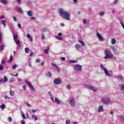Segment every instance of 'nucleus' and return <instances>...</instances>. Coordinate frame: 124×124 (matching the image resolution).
I'll list each match as a JSON object with an SVG mask.
<instances>
[{
    "mask_svg": "<svg viewBox=\"0 0 124 124\" xmlns=\"http://www.w3.org/2000/svg\"><path fill=\"white\" fill-rule=\"evenodd\" d=\"M59 13L61 15V17H63L65 20L69 21L70 20V13L68 12H65L62 9H60L59 10Z\"/></svg>",
    "mask_w": 124,
    "mask_h": 124,
    "instance_id": "obj_1",
    "label": "nucleus"
},
{
    "mask_svg": "<svg viewBox=\"0 0 124 124\" xmlns=\"http://www.w3.org/2000/svg\"><path fill=\"white\" fill-rule=\"evenodd\" d=\"M105 54L106 56L104 57V59H112V56H110V51H109L108 50H106L105 51Z\"/></svg>",
    "mask_w": 124,
    "mask_h": 124,
    "instance_id": "obj_2",
    "label": "nucleus"
},
{
    "mask_svg": "<svg viewBox=\"0 0 124 124\" xmlns=\"http://www.w3.org/2000/svg\"><path fill=\"white\" fill-rule=\"evenodd\" d=\"M54 83L55 85H60V84H62V79L61 78H56L54 80Z\"/></svg>",
    "mask_w": 124,
    "mask_h": 124,
    "instance_id": "obj_3",
    "label": "nucleus"
},
{
    "mask_svg": "<svg viewBox=\"0 0 124 124\" xmlns=\"http://www.w3.org/2000/svg\"><path fill=\"white\" fill-rule=\"evenodd\" d=\"M75 69L78 71H81L82 70V66L78 64L75 65Z\"/></svg>",
    "mask_w": 124,
    "mask_h": 124,
    "instance_id": "obj_4",
    "label": "nucleus"
},
{
    "mask_svg": "<svg viewBox=\"0 0 124 124\" xmlns=\"http://www.w3.org/2000/svg\"><path fill=\"white\" fill-rule=\"evenodd\" d=\"M69 103L72 107H75V100L74 99H71V100L69 101Z\"/></svg>",
    "mask_w": 124,
    "mask_h": 124,
    "instance_id": "obj_5",
    "label": "nucleus"
},
{
    "mask_svg": "<svg viewBox=\"0 0 124 124\" xmlns=\"http://www.w3.org/2000/svg\"><path fill=\"white\" fill-rule=\"evenodd\" d=\"M25 82L27 84V85L29 86V87L31 88L32 90V91H35L34 87H33V86L31 84V82L25 80Z\"/></svg>",
    "mask_w": 124,
    "mask_h": 124,
    "instance_id": "obj_6",
    "label": "nucleus"
},
{
    "mask_svg": "<svg viewBox=\"0 0 124 124\" xmlns=\"http://www.w3.org/2000/svg\"><path fill=\"white\" fill-rule=\"evenodd\" d=\"M102 102L105 104L110 103L111 102V100L109 99H103L102 100Z\"/></svg>",
    "mask_w": 124,
    "mask_h": 124,
    "instance_id": "obj_7",
    "label": "nucleus"
},
{
    "mask_svg": "<svg viewBox=\"0 0 124 124\" xmlns=\"http://www.w3.org/2000/svg\"><path fill=\"white\" fill-rule=\"evenodd\" d=\"M100 66L102 68H103V70L105 72L106 75L109 76V73H108V71H107V70L106 69V68H104V67H103V65L101 64Z\"/></svg>",
    "mask_w": 124,
    "mask_h": 124,
    "instance_id": "obj_8",
    "label": "nucleus"
},
{
    "mask_svg": "<svg viewBox=\"0 0 124 124\" xmlns=\"http://www.w3.org/2000/svg\"><path fill=\"white\" fill-rule=\"evenodd\" d=\"M97 37L99 39L100 41H103V37L99 33H97Z\"/></svg>",
    "mask_w": 124,
    "mask_h": 124,
    "instance_id": "obj_9",
    "label": "nucleus"
},
{
    "mask_svg": "<svg viewBox=\"0 0 124 124\" xmlns=\"http://www.w3.org/2000/svg\"><path fill=\"white\" fill-rule=\"evenodd\" d=\"M89 89H90V90H92V91H93V92H97V89L95 88L93 86H89Z\"/></svg>",
    "mask_w": 124,
    "mask_h": 124,
    "instance_id": "obj_10",
    "label": "nucleus"
},
{
    "mask_svg": "<svg viewBox=\"0 0 124 124\" xmlns=\"http://www.w3.org/2000/svg\"><path fill=\"white\" fill-rule=\"evenodd\" d=\"M50 49V46H48L46 49L44 50L45 54H48L49 53V49Z\"/></svg>",
    "mask_w": 124,
    "mask_h": 124,
    "instance_id": "obj_11",
    "label": "nucleus"
},
{
    "mask_svg": "<svg viewBox=\"0 0 124 124\" xmlns=\"http://www.w3.org/2000/svg\"><path fill=\"white\" fill-rule=\"evenodd\" d=\"M27 37H28L29 39H30L31 41L32 42L33 41L32 38H31V34H30V33L27 34Z\"/></svg>",
    "mask_w": 124,
    "mask_h": 124,
    "instance_id": "obj_12",
    "label": "nucleus"
},
{
    "mask_svg": "<svg viewBox=\"0 0 124 124\" xmlns=\"http://www.w3.org/2000/svg\"><path fill=\"white\" fill-rule=\"evenodd\" d=\"M15 42L16 43V44H17L18 47H21V43L20 41H19L18 40H16V41H15Z\"/></svg>",
    "mask_w": 124,
    "mask_h": 124,
    "instance_id": "obj_13",
    "label": "nucleus"
},
{
    "mask_svg": "<svg viewBox=\"0 0 124 124\" xmlns=\"http://www.w3.org/2000/svg\"><path fill=\"white\" fill-rule=\"evenodd\" d=\"M103 107L102 106H100L98 108V112H103Z\"/></svg>",
    "mask_w": 124,
    "mask_h": 124,
    "instance_id": "obj_14",
    "label": "nucleus"
},
{
    "mask_svg": "<svg viewBox=\"0 0 124 124\" xmlns=\"http://www.w3.org/2000/svg\"><path fill=\"white\" fill-rule=\"evenodd\" d=\"M0 2L1 3H3V4H7V0H0Z\"/></svg>",
    "mask_w": 124,
    "mask_h": 124,
    "instance_id": "obj_15",
    "label": "nucleus"
},
{
    "mask_svg": "<svg viewBox=\"0 0 124 124\" xmlns=\"http://www.w3.org/2000/svg\"><path fill=\"white\" fill-rule=\"evenodd\" d=\"M1 23L2 24V25H3L4 26V27L5 28V27H6V21H4V20H2L1 21Z\"/></svg>",
    "mask_w": 124,
    "mask_h": 124,
    "instance_id": "obj_16",
    "label": "nucleus"
},
{
    "mask_svg": "<svg viewBox=\"0 0 124 124\" xmlns=\"http://www.w3.org/2000/svg\"><path fill=\"white\" fill-rule=\"evenodd\" d=\"M111 44L112 45L116 44V39L115 38L112 39Z\"/></svg>",
    "mask_w": 124,
    "mask_h": 124,
    "instance_id": "obj_17",
    "label": "nucleus"
},
{
    "mask_svg": "<svg viewBox=\"0 0 124 124\" xmlns=\"http://www.w3.org/2000/svg\"><path fill=\"white\" fill-rule=\"evenodd\" d=\"M31 118L34 119L35 121H37L38 120L37 117H36L35 115H31Z\"/></svg>",
    "mask_w": 124,
    "mask_h": 124,
    "instance_id": "obj_18",
    "label": "nucleus"
},
{
    "mask_svg": "<svg viewBox=\"0 0 124 124\" xmlns=\"http://www.w3.org/2000/svg\"><path fill=\"white\" fill-rule=\"evenodd\" d=\"M12 61H13V56L11 55L10 59L8 61V62H12Z\"/></svg>",
    "mask_w": 124,
    "mask_h": 124,
    "instance_id": "obj_19",
    "label": "nucleus"
},
{
    "mask_svg": "<svg viewBox=\"0 0 124 124\" xmlns=\"http://www.w3.org/2000/svg\"><path fill=\"white\" fill-rule=\"evenodd\" d=\"M28 15L30 17H31V16H32V13H31V11H29L28 12Z\"/></svg>",
    "mask_w": 124,
    "mask_h": 124,
    "instance_id": "obj_20",
    "label": "nucleus"
},
{
    "mask_svg": "<svg viewBox=\"0 0 124 124\" xmlns=\"http://www.w3.org/2000/svg\"><path fill=\"white\" fill-rule=\"evenodd\" d=\"M55 102L56 103H58V104H60V103H61L60 100H59V99L57 98H55Z\"/></svg>",
    "mask_w": 124,
    "mask_h": 124,
    "instance_id": "obj_21",
    "label": "nucleus"
},
{
    "mask_svg": "<svg viewBox=\"0 0 124 124\" xmlns=\"http://www.w3.org/2000/svg\"><path fill=\"white\" fill-rule=\"evenodd\" d=\"M70 63H75L76 62H77V61L75 60H71L69 61Z\"/></svg>",
    "mask_w": 124,
    "mask_h": 124,
    "instance_id": "obj_22",
    "label": "nucleus"
},
{
    "mask_svg": "<svg viewBox=\"0 0 124 124\" xmlns=\"http://www.w3.org/2000/svg\"><path fill=\"white\" fill-rule=\"evenodd\" d=\"M0 50L1 51H3V50H4V46L2 45V46H0Z\"/></svg>",
    "mask_w": 124,
    "mask_h": 124,
    "instance_id": "obj_23",
    "label": "nucleus"
},
{
    "mask_svg": "<svg viewBox=\"0 0 124 124\" xmlns=\"http://www.w3.org/2000/svg\"><path fill=\"white\" fill-rule=\"evenodd\" d=\"M10 95H11V96H13V95H14V92L13 91H10Z\"/></svg>",
    "mask_w": 124,
    "mask_h": 124,
    "instance_id": "obj_24",
    "label": "nucleus"
},
{
    "mask_svg": "<svg viewBox=\"0 0 124 124\" xmlns=\"http://www.w3.org/2000/svg\"><path fill=\"white\" fill-rule=\"evenodd\" d=\"M25 51L26 53H27V54H29V51H30V49L29 48L27 47L25 49Z\"/></svg>",
    "mask_w": 124,
    "mask_h": 124,
    "instance_id": "obj_25",
    "label": "nucleus"
},
{
    "mask_svg": "<svg viewBox=\"0 0 124 124\" xmlns=\"http://www.w3.org/2000/svg\"><path fill=\"white\" fill-rule=\"evenodd\" d=\"M76 47L77 48V49L78 50H79V49H80V48H81V46L79 45H76Z\"/></svg>",
    "mask_w": 124,
    "mask_h": 124,
    "instance_id": "obj_26",
    "label": "nucleus"
},
{
    "mask_svg": "<svg viewBox=\"0 0 124 124\" xmlns=\"http://www.w3.org/2000/svg\"><path fill=\"white\" fill-rule=\"evenodd\" d=\"M17 12H19V13H21V12H22V9L19 7H17L16 8Z\"/></svg>",
    "mask_w": 124,
    "mask_h": 124,
    "instance_id": "obj_27",
    "label": "nucleus"
},
{
    "mask_svg": "<svg viewBox=\"0 0 124 124\" xmlns=\"http://www.w3.org/2000/svg\"><path fill=\"white\" fill-rule=\"evenodd\" d=\"M14 38L15 41H16V40H17V38H18V35H14Z\"/></svg>",
    "mask_w": 124,
    "mask_h": 124,
    "instance_id": "obj_28",
    "label": "nucleus"
},
{
    "mask_svg": "<svg viewBox=\"0 0 124 124\" xmlns=\"http://www.w3.org/2000/svg\"><path fill=\"white\" fill-rule=\"evenodd\" d=\"M5 108V105H4V104H2V105H1V106H0V108H1V109H2V110H3V109H4Z\"/></svg>",
    "mask_w": 124,
    "mask_h": 124,
    "instance_id": "obj_29",
    "label": "nucleus"
},
{
    "mask_svg": "<svg viewBox=\"0 0 124 124\" xmlns=\"http://www.w3.org/2000/svg\"><path fill=\"white\" fill-rule=\"evenodd\" d=\"M120 87L121 88V90H122V91H124V85H120Z\"/></svg>",
    "mask_w": 124,
    "mask_h": 124,
    "instance_id": "obj_30",
    "label": "nucleus"
},
{
    "mask_svg": "<svg viewBox=\"0 0 124 124\" xmlns=\"http://www.w3.org/2000/svg\"><path fill=\"white\" fill-rule=\"evenodd\" d=\"M79 43H81V44L82 45V46H85V44L81 40L78 41Z\"/></svg>",
    "mask_w": 124,
    "mask_h": 124,
    "instance_id": "obj_31",
    "label": "nucleus"
},
{
    "mask_svg": "<svg viewBox=\"0 0 124 124\" xmlns=\"http://www.w3.org/2000/svg\"><path fill=\"white\" fill-rule=\"evenodd\" d=\"M7 80H8V79H7V78L6 77V76H4L3 82H7Z\"/></svg>",
    "mask_w": 124,
    "mask_h": 124,
    "instance_id": "obj_32",
    "label": "nucleus"
},
{
    "mask_svg": "<svg viewBox=\"0 0 124 124\" xmlns=\"http://www.w3.org/2000/svg\"><path fill=\"white\" fill-rule=\"evenodd\" d=\"M16 68H17V65L15 64L13 65V69H14V70H15V69H16Z\"/></svg>",
    "mask_w": 124,
    "mask_h": 124,
    "instance_id": "obj_33",
    "label": "nucleus"
},
{
    "mask_svg": "<svg viewBox=\"0 0 124 124\" xmlns=\"http://www.w3.org/2000/svg\"><path fill=\"white\" fill-rule=\"evenodd\" d=\"M56 38L58 40H60V41L62 40V37H57Z\"/></svg>",
    "mask_w": 124,
    "mask_h": 124,
    "instance_id": "obj_34",
    "label": "nucleus"
},
{
    "mask_svg": "<svg viewBox=\"0 0 124 124\" xmlns=\"http://www.w3.org/2000/svg\"><path fill=\"white\" fill-rule=\"evenodd\" d=\"M46 76H47V77L51 78L52 77V74H51V73H48Z\"/></svg>",
    "mask_w": 124,
    "mask_h": 124,
    "instance_id": "obj_35",
    "label": "nucleus"
},
{
    "mask_svg": "<svg viewBox=\"0 0 124 124\" xmlns=\"http://www.w3.org/2000/svg\"><path fill=\"white\" fill-rule=\"evenodd\" d=\"M100 16H102V15H104V12H100L99 13Z\"/></svg>",
    "mask_w": 124,
    "mask_h": 124,
    "instance_id": "obj_36",
    "label": "nucleus"
},
{
    "mask_svg": "<svg viewBox=\"0 0 124 124\" xmlns=\"http://www.w3.org/2000/svg\"><path fill=\"white\" fill-rule=\"evenodd\" d=\"M41 62V60H40V59H38L36 60V63H38V62Z\"/></svg>",
    "mask_w": 124,
    "mask_h": 124,
    "instance_id": "obj_37",
    "label": "nucleus"
},
{
    "mask_svg": "<svg viewBox=\"0 0 124 124\" xmlns=\"http://www.w3.org/2000/svg\"><path fill=\"white\" fill-rule=\"evenodd\" d=\"M52 65H53V66H55L56 68H59V66H57V65L54 63H52Z\"/></svg>",
    "mask_w": 124,
    "mask_h": 124,
    "instance_id": "obj_38",
    "label": "nucleus"
},
{
    "mask_svg": "<svg viewBox=\"0 0 124 124\" xmlns=\"http://www.w3.org/2000/svg\"><path fill=\"white\" fill-rule=\"evenodd\" d=\"M22 88L24 91H26V90H27V87H26V85H23Z\"/></svg>",
    "mask_w": 124,
    "mask_h": 124,
    "instance_id": "obj_39",
    "label": "nucleus"
},
{
    "mask_svg": "<svg viewBox=\"0 0 124 124\" xmlns=\"http://www.w3.org/2000/svg\"><path fill=\"white\" fill-rule=\"evenodd\" d=\"M14 81H15V78H12L10 80V81L12 82H14Z\"/></svg>",
    "mask_w": 124,
    "mask_h": 124,
    "instance_id": "obj_40",
    "label": "nucleus"
},
{
    "mask_svg": "<svg viewBox=\"0 0 124 124\" xmlns=\"http://www.w3.org/2000/svg\"><path fill=\"white\" fill-rule=\"evenodd\" d=\"M66 124H70V120H66Z\"/></svg>",
    "mask_w": 124,
    "mask_h": 124,
    "instance_id": "obj_41",
    "label": "nucleus"
},
{
    "mask_svg": "<svg viewBox=\"0 0 124 124\" xmlns=\"http://www.w3.org/2000/svg\"><path fill=\"white\" fill-rule=\"evenodd\" d=\"M8 121V122H12V118L11 117H9Z\"/></svg>",
    "mask_w": 124,
    "mask_h": 124,
    "instance_id": "obj_42",
    "label": "nucleus"
},
{
    "mask_svg": "<svg viewBox=\"0 0 124 124\" xmlns=\"http://www.w3.org/2000/svg\"><path fill=\"white\" fill-rule=\"evenodd\" d=\"M3 66L2 65H0V70H3Z\"/></svg>",
    "mask_w": 124,
    "mask_h": 124,
    "instance_id": "obj_43",
    "label": "nucleus"
},
{
    "mask_svg": "<svg viewBox=\"0 0 124 124\" xmlns=\"http://www.w3.org/2000/svg\"><path fill=\"white\" fill-rule=\"evenodd\" d=\"M118 79H120V80H122L123 79V77L122 76H118L117 77Z\"/></svg>",
    "mask_w": 124,
    "mask_h": 124,
    "instance_id": "obj_44",
    "label": "nucleus"
},
{
    "mask_svg": "<svg viewBox=\"0 0 124 124\" xmlns=\"http://www.w3.org/2000/svg\"><path fill=\"white\" fill-rule=\"evenodd\" d=\"M22 117L23 119H26V116L24 114H22Z\"/></svg>",
    "mask_w": 124,
    "mask_h": 124,
    "instance_id": "obj_45",
    "label": "nucleus"
},
{
    "mask_svg": "<svg viewBox=\"0 0 124 124\" xmlns=\"http://www.w3.org/2000/svg\"><path fill=\"white\" fill-rule=\"evenodd\" d=\"M13 19L15 21V22H17V18L15 16H14Z\"/></svg>",
    "mask_w": 124,
    "mask_h": 124,
    "instance_id": "obj_46",
    "label": "nucleus"
},
{
    "mask_svg": "<svg viewBox=\"0 0 124 124\" xmlns=\"http://www.w3.org/2000/svg\"><path fill=\"white\" fill-rule=\"evenodd\" d=\"M2 41V39H1V34L0 33V43Z\"/></svg>",
    "mask_w": 124,
    "mask_h": 124,
    "instance_id": "obj_47",
    "label": "nucleus"
},
{
    "mask_svg": "<svg viewBox=\"0 0 124 124\" xmlns=\"http://www.w3.org/2000/svg\"><path fill=\"white\" fill-rule=\"evenodd\" d=\"M61 60L62 61H65V57H62Z\"/></svg>",
    "mask_w": 124,
    "mask_h": 124,
    "instance_id": "obj_48",
    "label": "nucleus"
},
{
    "mask_svg": "<svg viewBox=\"0 0 124 124\" xmlns=\"http://www.w3.org/2000/svg\"><path fill=\"white\" fill-rule=\"evenodd\" d=\"M67 89L70 90V86L69 85H67Z\"/></svg>",
    "mask_w": 124,
    "mask_h": 124,
    "instance_id": "obj_49",
    "label": "nucleus"
},
{
    "mask_svg": "<svg viewBox=\"0 0 124 124\" xmlns=\"http://www.w3.org/2000/svg\"><path fill=\"white\" fill-rule=\"evenodd\" d=\"M3 81H4L3 78L0 79V83H2Z\"/></svg>",
    "mask_w": 124,
    "mask_h": 124,
    "instance_id": "obj_50",
    "label": "nucleus"
},
{
    "mask_svg": "<svg viewBox=\"0 0 124 124\" xmlns=\"http://www.w3.org/2000/svg\"><path fill=\"white\" fill-rule=\"evenodd\" d=\"M19 4H21V1H22V0H17Z\"/></svg>",
    "mask_w": 124,
    "mask_h": 124,
    "instance_id": "obj_51",
    "label": "nucleus"
},
{
    "mask_svg": "<svg viewBox=\"0 0 124 124\" xmlns=\"http://www.w3.org/2000/svg\"><path fill=\"white\" fill-rule=\"evenodd\" d=\"M33 56V52H31L30 54V57H32Z\"/></svg>",
    "mask_w": 124,
    "mask_h": 124,
    "instance_id": "obj_52",
    "label": "nucleus"
},
{
    "mask_svg": "<svg viewBox=\"0 0 124 124\" xmlns=\"http://www.w3.org/2000/svg\"><path fill=\"white\" fill-rule=\"evenodd\" d=\"M47 28H44V31H47Z\"/></svg>",
    "mask_w": 124,
    "mask_h": 124,
    "instance_id": "obj_53",
    "label": "nucleus"
},
{
    "mask_svg": "<svg viewBox=\"0 0 124 124\" xmlns=\"http://www.w3.org/2000/svg\"><path fill=\"white\" fill-rule=\"evenodd\" d=\"M57 71H58L59 72H61V69H59V67L58 68H56Z\"/></svg>",
    "mask_w": 124,
    "mask_h": 124,
    "instance_id": "obj_54",
    "label": "nucleus"
},
{
    "mask_svg": "<svg viewBox=\"0 0 124 124\" xmlns=\"http://www.w3.org/2000/svg\"><path fill=\"white\" fill-rule=\"evenodd\" d=\"M0 19H4V16H1L0 17Z\"/></svg>",
    "mask_w": 124,
    "mask_h": 124,
    "instance_id": "obj_55",
    "label": "nucleus"
},
{
    "mask_svg": "<svg viewBox=\"0 0 124 124\" xmlns=\"http://www.w3.org/2000/svg\"><path fill=\"white\" fill-rule=\"evenodd\" d=\"M74 1V3H77L78 2V0H73Z\"/></svg>",
    "mask_w": 124,
    "mask_h": 124,
    "instance_id": "obj_56",
    "label": "nucleus"
},
{
    "mask_svg": "<svg viewBox=\"0 0 124 124\" xmlns=\"http://www.w3.org/2000/svg\"><path fill=\"white\" fill-rule=\"evenodd\" d=\"M32 112L33 113H35L36 112V109H33V110H32Z\"/></svg>",
    "mask_w": 124,
    "mask_h": 124,
    "instance_id": "obj_57",
    "label": "nucleus"
},
{
    "mask_svg": "<svg viewBox=\"0 0 124 124\" xmlns=\"http://www.w3.org/2000/svg\"><path fill=\"white\" fill-rule=\"evenodd\" d=\"M18 28H19V29H21V24H18Z\"/></svg>",
    "mask_w": 124,
    "mask_h": 124,
    "instance_id": "obj_58",
    "label": "nucleus"
},
{
    "mask_svg": "<svg viewBox=\"0 0 124 124\" xmlns=\"http://www.w3.org/2000/svg\"><path fill=\"white\" fill-rule=\"evenodd\" d=\"M83 23H84V24H86V23H87V20H86V19H84V20H83Z\"/></svg>",
    "mask_w": 124,
    "mask_h": 124,
    "instance_id": "obj_59",
    "label": "nucleus"
},
{
    "mask_svg": "<svg viewBox=\"0 0 124 124\" xmlns=\"http://www.w3.org/2000/svg\"><path fill=\"white\" fill-rule=\"evenodd\" d=\"M72 124H78V123H77V122H73L72 123Z\"/></svg>",
    "mask_w": 124,
    "mask_h": 124,
    "instance_id": "obj_60",
    "label": "nucleus"
},
{
    "mask_svg": "<svg viewBox=\"0 0 124 124\" xmlns=\"http://www.w3.org/2000/svg\"><path fill=\"white\" fill-rule=\"evenodd\" d=\"M120 118H121L122 121H124V117L123 116H120Z\"/></svg>",
    "mask_w": 124,
    "mask_h": 124,
    "instance_id": "obj_61",
    "label": "nucleus"
},
{
    "mask_svg": "<svg viewBox=\"0 0 124 124\" xmlns=\"http://www.w3.org/2000/svg\"><path fill=\"white\" fill-rule=\"evenodd\" d=\"M61 27H64V24H63V23H61Z\"/></svg>",
    "mask_w": 124,
    "mask_h": 124,
    "instance_id": "obj_62",
    "label": "nucleus"
},
{
    "mask_svg": "<svg viewBox=\"0 0 124 124\" xmlns=\"http://www.w3.org/2000/svg\"><path fill=\"white\" fill-rule=\"evenodd\" d=\"M121 25L122 26L123 28L124 29V24L123 23H121Z\"/></svg>",
    "mask_w": 124,
    "mask_h": 124,
    "instance_id": "obj_63",
    "label": "nucleus"
},
{
    "mask_svg": "<svg viewBox=\"0 0 124 124\" xmlns=\"http://www.w3.org/2000/svg\"><path fill=\"white\" fill-rule=\"evenodd\" d=\"M26 123V122L25 121H22L21 124H25Z\"/></svg>",
    "mask_w": 124,
    "mask_h": 124,
    "instance_id": "obj_64",
    "label": "nucleus"
}]
</instances>
